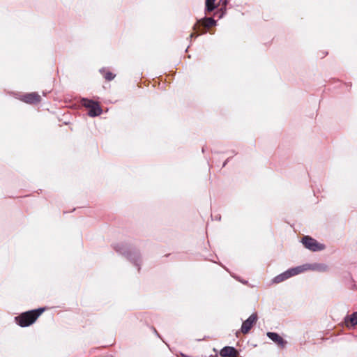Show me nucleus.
Instances as JSON below:
<instances>
[{"mask_svg":"<svg viewBox=\"0 0 357 357\" xmlns=\"http://www.w3.org/2000/svg\"><path fill=\"white\" fill-rule=\"evenodd\" d=\"M114 249L119 254L124 255L130 262L140 270L141 256L139 252L130 245L124 243H117L114 245Z\"/></svg>","mask_w":357,"mask_h":357,"instance_id":"f257e3e1","label":"nucleus"},{"mask_svg":"<svg viewBox=\"0 0 357 357\" xmlns=\"http://www.w3.org/2000/svg\"><path fill=\"white\" fill-rule=\"evenodd\" d=\"M216 24V21L212 17H206L203 20H199L197 22V23L193 26L194 31L197 33H192L190 35V38H193L197 36L199 34L205 33L206 32V29L215 26Z\"/></svg>","mask_w":357,"mask_h":357,"instance_id":"f03ea898","label":"nucleus"},{"mask_svg":"<svg viewBox=\"0 0 357 357\" xmlns=\"http://www.w3.org/2000/svg\"><path fill=\"white\" fill-rule=\"evenodd\" d=\"M303 273V268L301 267H299V266L291 268L286 271L278 275L275 276L272 282L275 284L280 283L291 277L295 276L296 275H298L300 273Z\"/></svg>","mask_w":357,"mask_h":357,"instance_id":"7ed1b4c3","label":"nucleus"},{"mask_svg":"<svg viewBox=\"0 0 357 357\" xmlns=\"http://www.w3.org/2000/svg\"><path fill=\"white\" fill-rule=\"evenodd\" d=\"M44 311V307H39L36 310L24 312V327L33 324Z\"/></svg>","mask_w":357,"mask_h":357,"instance_id":"20e7f679","label":"nucleus"},{"mask_svg":"<svg viewBox=\"0 0 357 357\" xmlns=\"http://www.w3.org/2000/svg\"><path fill=\"white\" fill-rule=\"evenodd\" d=\"M302 243L307 249L316 252L321 251L325 248L324 245L319 243L315 239L309 236H305L302 238Z\"/></svg>","mask_w":357,"mask_h":357,"instance_id":"39448f33","label":"nucleus"},{"mask_svg":"<svg viewBox=\"0 0 357 357\" xmlns=\"http://www.w3.org/2000/svg\"><path fill=\"white\" fill-rule=\"evenodd\" d=\"M257 321V314L254 313L251 314L245 321L242 324L241 331L243 334L248 333Z\"/></svg>","mask_w":357,"mask_h":357,"instance_id":"423d86ee","label":"nucleus"},{"mask_svg":"<svg viewBox=\"0 0 357 357\" xmlns=\"http://www.w3.org/2000/svg\"><path fill=\"white\" fill-rule=\"evenodd\" d=\"M299 267H301L303 268V272L307 271V270H313V271H317L319 272H326L328 271V266L326 264H303L301 266H299Z\"/></svg>","mask_w":357,"mask_h":357,"instance_id":"0eeeda50","label":"nucleus"},{"mask_svg":"<svg viewBox=\"0 0 357 357\" xmlns=\"http://www.w3.org/2000/svg\"><path fill=\"white\" fill-rule=\"evenodd\" d=\"M41 101V97L37 92L24 93V102L36 105Z\"/></svg>","mask_w":357,"mask_h":357,"instance_id":"6e6552de","label":"nucleus"},{"mask_svg":"<svg viewBox=\"0 0 357 357\" xmlns=\"http://www.w3.org/2000/svg\"><path fill=\"white\" fill-rule=\"evenodd\" d=\"M266 335L268 338H270L273 342L276 343L281 348H284L287 344V342L276 333L268 332L266 333Z\"/></svg>","mask_w":357,"mask_h":357,"instance_id":"1a4fd4ad","label":"nucleus"},{"mask_svg":"<svg viewBox=\"0 0 357 357\" xmlns=\"http://www.w3.org/2000/svg\"><path fill=\"white\" fill-rule=\"evenodd\" d=\"M220 355L222 357H237L238 351L233 347L225 346L220 350Z\"/></svg>","mask_w":357,"mask_h":357,"instance_id":"9d476101","label":"nucleus"},{"mask_svg":"<svg viewBox=\"0 0 357 357\" xmlns=\"http://www.w3.org/2000/svg\"><path fill=\"white\" fill-rule=\"evenodd\" d=\"M102 109L98 102H94L93 105L89 109L88 115L91 117H95L100 115Z\"/></svg>","mask_w":357,"mask_h":357,"instance_id":"9b49d317","label":"nucleus"},{"mask_svg":"<svg viewBox=\"0 0 357 357\" xmlns=\"http://www.w3.org/2000/svg\"><path fill=\"white\" fill-rule=\"evenodd\" d=\"M347 319L350 321L351 326H355L357 325V312H353L349 317L345 318V321H347Z\"/></svg>","mask_w":357,"mask_h":357,"instance_id":"f8f14e48","label":"nucleus"},{"mask_svg":"<svg viewBox=\"0 0 357 357\" xmlns=\"http://www.w3.org/2000/svg\"><path fill=\"white\" fill-rule=\"evenodd\" d=\"M215 0H206V11L211 12L216 8V6H215Z\"/></svg>","mask_w":357,"mask_h":357,"instance_id":"ddd939ff","label":"nucleus"},{"mask_svg":"<svg viewBox=\"0 0 357 357\" xmlns=\"http://www.w3.org/2000/svg\"><path fill=\"white\" fill-rule=\"evenodd\" d=\"M94 102L95 101L87 98H82V105L89 109L93 105Z\"/></svg>","mask_w":357,"mask_h":357,"instance_id":"4468645a","label":"nucleus"},{"mask_svg":"<svg viewBox=\"0 0 357 357\" xmlns=\"http://www.w3.org/2000/svg\"><path fill=\"white\" fill-rule=\"evenodd\" d=\"M115 77V75H114L111 72H107L105 75V78L106 80L107 81H111Z\"/></svg>","mask_w":357,"mask_h":357,"instance_id":"2eb2a0df","label":"nucleus"},{"mask_svg":"<svg viewBox=\"0 0 357 357\" xmlns=\"http://www.w3.org/2000/svg\"><path fill=\"white\" fill-rule=\"evenodd\" d=\"M15 319L17 322V324L20 326L22 327V314H19L18 316L15 317Z\"/></svg>","mask_w":357,"mask_h":357,"instance_id":"dca6fc26","label":"nucleus"},{"mask_svg":"<svg viewBox=\"0 0 357 357\" xmlns=\"http://www.w3.org/2000/svg\"><path fill=\"white\" fill-rule=\"evenodd\" d=\"M229 158H227V159L225 161V162L223 163L222 167H225V166L227 165V162L229 161Z\"/></svg>","mask_w":357,"mask_h":357,"instance_id":"f3484780","label":"nucleus"},{"mask_svg":"<svg viewBox=\"0 0 357 357\" xmlns=\"http://www.w3.org/2000/svg\"><path fill=\"white\" fill-rule=\"evenodd\" d=\"M18 98L19 100H22V96H20V97H19V98Z\"/></svg>","mask_w":357,"mask_h":357,"instance_id":"a211bd4d","label":"nucleus"},{"mask_svg":"<svg viewBox=\"0 0 357 357\" xmlns=\"http://www.w3.org/2000/svg\"><path fill=\"white\" fill-rule=\"evenodd\" d=\"M217 219L220 220L221 217H217Z\"/></svg>","mask_w":357,"mask_h":357,"instance_id":"6ab92c4d","label":"nucleus"},{"mask_svg":"<svg viewBox=\"0 0 357 357\" xmlns=\"http://www.w3.org/2000/svg\"><path fill=\"white\" fill-rule=\"evenodd\" d=\"M217 219L220 220L221 217H217Z\"/></svg>","mask_w":357,"mask_h":357,"instance_id":"aec40b11","label":"nucleus"},{"mask_svg":"<svg viewBox=\"0 0 357 357\" xmlns=\"http://www.w3.org/2000/svg\"><path fill=\"white\" fill-rule=\"evenodd\" d=\"M154 331H155V333H157V331H156L155 329ZM157 335H158V334H157Z\"/></svg>","mask_w":357,"mask_h":357,"instance_id":"412c9836","label":"nucleus"}]
</instances>
